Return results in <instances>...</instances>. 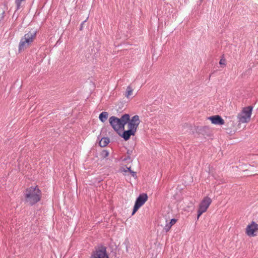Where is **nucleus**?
<instances>
[{"label":"nucleus","mask_w":258,"mask_h":258,"mask_svg":"<svg viewBox=\"0 0 258 258\" xmlns=\"http://www.w3.org/2000/svg\"><path fill=\"white\" fill-rule=\"evenodd\" d=\"M136 132L131 129H128V130L123 132L121 135V137H122L124 140L127 141L130 138L131 136H134Z\"/></svg>","instance_id":"nucleus-12"},{"label":"nucleus","mask_w":258,"mask_h":258,"mask_svg":"<svg viewBox=\"0 0 258 258\" xmlns=\"http://www.w3.org/2000/svg\"><path fill=\"white\" fill-rule=\"evenodd\" d=\"M212 123L215 124L222 125L224 124V120L219 115H214L209 117Z\"/></svg>","instance_id":"nucleus-10"},{"label":"nucleus","mask_w":258,"mask_h":258,"mask_svg":"<svg viewBox=\"0 0 258 258\" xmlns=\"http://www.w3.org/2000/svg\"><path fill=\"white\" fill-rule=\"evenodd\" d=\"M235 123L234 121L232 120H228L226 124V127L225 129L227 131V132L229 134L232 133L235 131Z\"/></svg>","instance_id":"nucleus-11"},{"label":"nucleus","mask_w":258,"mask_h":258,"mask_svg":"<svg viewBox=\"0 0 258 258\" xmlns=\"http://www.w3.org/2000/svg\"><path fill=\"white\" fill-rule=\"evenodd\" d=\"M147 200L148 196L146 194H142L139 196L136 201L132 213V215L135 214L138 210L145 203Z\"/></svg>","instance_id":"nucleus-6"},{"label":"nucleus","mask_w":258,"mask_h":258,"mask_svg":"<svg viewBox=\"0 0 258 258\" xmlns=\"http://www.w3.org/2000/svg\"><path fill=\"white\" fill-rule=\"evenodd\" d=\"M122 171H124V172H131V171H132L130 167H126V169H124L123 170H122Z\"/></svg>","instance_id":"nucleus-20"},{"label":"nucleus","mask_w":258,"mask_h":258,"mask_svg":"<svg viewBox=\"0 0 258 258\" xmlns=\"http://www.w3.org/2000/svg\"><path fill=\"white\" fill-rule=\"evenodd\" d=\"M129 120V114H124L119 118L112 116L109 119V123L112 128L116 131L120 130H124V125L127 123Z\"/></svg>","instance_id":"nucleus-2"},{"label":"nucleus","mask_w":258,"mask_h":258,"mask_svg":"<svg viewBox=\"0 0 258 258\" xmlns=\"http://www.w3.org/2000/svg\"><path fill=\"white\" fill-rule=\"evenodd\" d=\"M140 123V117L138 115H136L132 117L131 119L129 115V120L126 124H127V127L128 129H131L136 132Z\"/></svg>","instance_id":"nucleus-7"},{"label":"nucleus","mask_w":258,"mask_h":258,"mask_svg":"<svg viewBox=\"0 0 258 258\" xmlns=\"http://www.w3.org/2000/svg\"><path fill=\"white\" fill-rule=\"evenodd\" d=\"M177 221V220L175 219H172L171 220L170 222H169V223L170 224V225L171 226H173L174 224H175V223Z\"/></svg>","instance_id":"nucleus-18"},{"label":"nucleus","mask_w":258,"mask_h":258,"mask_svg":"<svg viewBox=\"0 0 258 258\" xmlns=\"http://www.w3.org/2000/svg\"><path fill=\"white\" fill-rule=\"evenodd\" d=\"M224 61H225V60H224V59H221V60H220L219 63H220V64H224Z\"/></svg>","instance_id":"nucleus-21"},{"label":"nucleus","mask_w":258,"mask_h":258,"mask_svg":"<svg viewBox=\"0 0 258 258\" xmlns=\"http://www.w3.org/2000/svg\"><path fill=\"white\" fill-rule=\"evenodd\" d=\"M108 155H109L108 152L106 150H103L101 153V155L102 158H106V157H107L108 156Z\"/></svg>","instance_id":"nucleus-16"},{"label":"nucleus","mask_w":258,"mask_h":258,"mask_svg":"<svg viewBox=\"0 0 258 258\" xmlns=\"http://www.w3.org/2000/svg\"><path fill=\"white\" fill-rule=\"evenodd\" d=\"M252 110V106L244 107L237 115L239 123L248 122L250 120Z\"/></svg>","instance_id":"nucleus-4"},{"label":"nucleus","mask_w":258,"mask_h":258,"mask_svg":"<svg viewBox=\"0 0 258 258\" xmlns=\"http://www.w3.org/2000/svg\"><path fill=\"white\" fill-rule=\"evenodd\" d=\"M211 203L212 199L208 197H205L204 198L199 205L198 211V219H199L200 216L203 213L205 212L207 210Z\"/></svg>","instance_id":"nucleus-5"},{"label":"nucleus","mask_w":258,"mask_h":258,"mask_svg":"<svg viewBox=\"0 0 258 258\" xmlns=\"http://www.w3.org/2000/svg\"><path fill=\"white\" fill-rule=\"evenodd\" d=\"M24 195L26 202L33 205L40 200L41 192L37 186H31L26 189Z\"/></svg>","instance_id":"nucleus-1"},{"label":"nucleus","mask_w":258,"mask_h":258,"mask_svg":"<svg viewBox=\"0 0 258 258\" xmlns=\"http://www.w3.org/2000/svg\"><path fill=\"white\" fill-rule=\"evenodd\" d=\"M133 89L130 86H128L126 88L125 96L127 98H129L130 96H131V95H133Z\"/></svg>","instance_id":"nucleus-15"},{"label":"nucleus","mask_w":258,"mask_h":258,"mask_svg":"<svg viewBox=\"0 0 258 258\" xmlns=\"http://www.w3.org/2000/svg\"><path fill=\"white\" fill-rule=\"evenodd\" d=\"M258 231V224L252 222L251 224L247 226L246 229V234L250 236L256 235V233Z\"/></svg>","instance_id":"nucleus-8"},{"label":"nucleus","mask_w":258,"mask_h":258,"mask_svg":"<svg viewBox=\"0 0 258 258\" xmlns=\"http://www.w3.org/2000/svg\"><path fill=\"white\" fill-rule=\"evenodd\" d=\"M172 226H171L170 225V224L169 223L168 224H167L164 227V230L165 231V232H168L169 231V230L170 229L171 227H172Z\"/></svg>","instance_id":"nucleus-17"},{"label":"nucleus","mask_w":258,"mask_h":258,"mask_svg":"<svg viewBox=\"0 0 258 258\" xmlns=\"http://www.w3.org/2000/svg\"><path fill=\"white\" fill-rule=\"evenodd\" d=\"M86 21H84L82 24H81V27H80V30H82V29H83V24H84V23Z\"/></svg>","instance_id":"nucleus-22"},{"label":"nucleus","mask_w":258,"mask_h":258,"mask_svg":"<svg viewBox=\"0 0 258 258\" xmlns=\"http://www.w3.org/2000/svg\"><path fill=\"white\" fill-rule=\"evenodd\" d=\"M109 143V139L108 138H103L99 142V145L104 147Z\"/></svg>","instance_id":"nucleus-14"},{"label":"nucleus","mask_w":258,"mask_h":258,"mask_svg":"<svg viewBox=\"0 0 258 258\" xmlns=\"http://www.w3.org/2000/svg\"><path fill=\"white\" fill-rule=\"evenodd\" d=\"M108 117V113L107 112H102L99 115V119L102 122H105Z\"/></svg>","instance_id":"nucleus-13"},{"label":"nucleus","mask_w":258,"mask_h":258,"mask_svg":"<svg viewBox=\"0 0 258 258\" xmlns=\"http://www.w3.org/2000/svg\"><path fill=\"white\" fill-rule=\"evenodd\" d=\"M130 174L132 175V176L134 178H136L137 177V176H136V172H134V171H131L130 172Z\"/></svg>","instance_id":"nucleus-19"},{"label":"nucleus","mask_w":258,"mask_h":258,"mask_svg":"<svg viewBox=\"0 0 258 258\" xmlns=\"http://www.w3.org/2000/svg\"><path fill=\"white\" fill-rule=\"evenodd\" d=\"M129 174H125V175L126 176V175H128Z\"/></svg>","instance_id":"nucleus-23"},{"label":"nucleus","mask_w":258,"mask_h":258,"mask_svg":"<svg viewBox=\"0 0 258 258\" xmlns=\"http://www.w3.org/2000/svg\"><path fill=\"white\" fill-rule=\"evenodd\" d=\"M36 37V31L32 30L25 34L21 38L19 45V50L22 51L29 48Z\"/></svg>","instance_id":"nucleus-3"},{"label":"nucleus","mask_w":258,"mask_h":258,"mask_svg":"<svg viewBox=\"0 0 258 258\" xmlns=\"http://www.w3.org/2000/svg\"><path fill=\"white\" fill-rule=\"evenodd\" d=\"M91 258H109L106 254V248L101 247L97 249L92 255Z\"/></svg>","instance_id":"nucleus-9"}]
</instances>
